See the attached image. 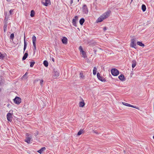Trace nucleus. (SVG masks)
<instances>
[{
	"label": "nucleus",
	"mask_w": 154,
	"mask_h": 154,
	"mask_svg": "<svg viewBox=\"0 0 154 154\" xmlns=\"http://www.w3.org/2000/svg\"><path fill=\"white\" fill-rule=\"evenodd\" d=\"M79 0H78V2H79Z\"/></svg>",
	"instance_id": "obj_47"
},
{
	"label": "nucleus",
	"mask_w": 154,
	"mask_h": 154,
	"mask_svg": "<svg viewBox=\"0 0 154 154\" xmlns=\"http://www.w3.org/2000/svg\"><path fill=\"white\" fill-rule=\"evenodd\" d=\"M137 45L141 47H144V45L141 42H137Z\"/></svg>",
	"instance_id": "obj_21"
},
{
	"label": "nucleus",
	"mask_w": 154,
	"mask_h": 154,
	"mask_svg": "<svg viewBox=\"0 0 154 154\" xmlns=\"http://www.w3.org/2000/svg\"><path fill=\"white\" fill-rule=\"evenodd\" d=\"M82 12L83 13L87 14L88 12V8L87 7V5H83L82 8Z\"/></svg>",
	"instance_id": "obj_5"
},
{
	"label": "nucleus",
	"mask_w": 154,
	"mask_h": 154,
	"mask_svg": "<svg viewBox=\"0 0 154 154\" xmlns=\"http://www.w3.org/2000/svg\"><path fill=\"white\" fill-rule=\"evenodd\" d=\"M80 53L81 54H82V57H84V58H85L87 57L86 53L84 51H83L80 52Z\"/></svg>",
	"instance_id": "obj_17"
},
{
	"label": "nucleus",
	"mask_w": 154,
	"mask_h": 154,
	"mask_svg": "<svg viewBox=\"0 0 154 154\" xmlns=\"http://www.w3.org/2000/svg\"><path fill=\"white\" fill-rule=\"evenodd\" d=\"M62 43L63 44H67V38L65 37H63L62 39Z\"/></svg>",
	"instance_id": "obj_12"
},
{
	"label": "nucleus",
	"mask_w": 154,
	"mask_h": 154,
	"mask_svg": "<svg viewBox=\"0 0 154 154\" xmlns=\"http://www.w3.org/2000/svg\"><path fill=\"white\" fill-rule=\"evenodd\" d=\"M14 37V33H12L10 35V39L11 40H13Z\"/></svg>",
	"instance_id": "obj_31"
},
{
	"label": "nucleus",
	"mask_w": 154,
	"mask_h": 154,
	"mask_svg": "<svg viewBox=\"0 0 154 154\" xmlns=\"http://www.w3.org/2000/svg\"><path fill=\"white\" fill-rule=\"evenodd\" d=\"M32 135L29 133L26 134V139L25 141L28 143H29L31 141H32Z\"/></svg>",
	"instance_id": "obj_2"
},
{
	"label": "nucleus",
	"mask_w": 154,
	"mask_h": 154,
	"mask_svg": "<svg viewBox=\"0 0 154 154\" xmlns=\"http://www.w3.org/2000/svg\"><path fill=\"white\" fill-rule=\"evenodd\" d=\"M46 148L45 147H43L41 148L40 150H38L37 152L40 153V154H41L42 152L45 150Z\"/></svg>",
	"instance_id": "obj_19"
},
{
	"label": "nucleus",
	"mask_w": 154,
	"mask_h": 154,
	"mask_svg": "<svg viewBox=\"0 0 154 154\" xmlns=\"http://www.w3.org/2000/svg\"><path fill=\"white\" fill-rule=\"evenodd\" d=\"M97 76L98 79L102 82H105V79L103 77L100 76V74L99 72H98L97 74Z\"/></svg>",
	"instance_id": "obj_7"
},
{
	"label": "nucleus",
	"mask_w": 154,
	"mask_h": 154,
	"mask_svg": "<svg viewBox=\"0 0 154 154\" xmlns=\"http://www.w3.org/2000/svg\"><path fill=\"white\" fill-rule=\"evenodd\" d=\"M1 91V89H0V91Z\"/></svg>",
	"instance_id": "obj_46"
},
{
	"label": "nucleus",
	"mask_w": 154,
	"mask_h": 154,
	"mask_svg": "<svg viewBox=\"0 0 154 154\" xmlns=\"http://www.w3.org/2000/svg\"><path fill=\"white\" fill-rule=\"evenodd\" d=\"M103 29L104 30V31H105L107 29L106 27H104Z\"/></svg>",
	"instance_id": "obj_39"
},
{
	"label": "nucleus",
	"mask_w": 154,
	"mask_h": 154,
	"mask_svg": "<svg viewBox=\"0 0 154 154\" xmlns=\"http://www.w3.org/2000/svg\"><path fill=\"white\" fill-rule=\"evenodd\" d=\"M38 134V131H36L35 132L34 134V135L35 136H37Z\"/></svg>",
	"instance_id": "obj_35"
},
{
	"label": "nucleus",
	"mask_w": 154,
	"mask_h": 154,
	"mask_svg": "<svg viewBox=\"0 0 154 154\" xmlns=\"http://www.w3.org/2000/svg\"><path fill=\"white\" fill-rule=\"evenodd\" d=\"M43 64L46 67L48 66V62L47 60H45L43 62Z\"/></svg>",
	"instance_id": "obj_23"
},
{
	"label": "nucleus",
	"mask_w": 154,
	"mask_h": 154,
	"mask_svg": "<svg viewBox=\"0 0 154 154\" xmlns=\"http://www.w3.org/2000/svg\"><path fill=\"white\" fill-rule=\"evenodd\" d=\"M110 11H108L100 16L97 20V22H100L103 20L108 17L110 14Z\"/></svg>",
	"instance_id": "obj_1"
},
{
	"label": "nucleus",
	"mask_w": 154,
	"mask_h": 154,
	"mask_svg": "<svg viewBox=\"0 0 154 154\" xmlns=\"http://www.w3.org/2000/svg\"><path fill=\"white\" fill-rule=\"evenodd\" d=\"M131 46L133 48H136L135 46H136V44L135 43V40L134 39H132L131 40Z\"/></svg>",
	"instance_id": "obj_10"
},
{
	"label": "nucleus",
	"mask_w": 154,
	"mask_h": 154,
	"mask_svg": "<svg viewBox=\"0 0 154 154\" xmlns=\"http://www.w3.org/2000/svg\"><path fill=\"white\" fill-rule=\"evenodd\" d=\"M43 82V80H41L40 81V84L41 86H42V84Z\"/></svg>",
	"instance_id": "obj_36"
},
{
	"label": "nucleus",
	"mask_w": 154,
	"mask_h": 154,
	"mask_svg": "<svg viewBox=\"0 0 154 154\" xmlns=\"http://www.w3.org/2000/svg\"><path fill=\"white\" fill-rule=\"evenodd\" d=\"M53 71L54 75L55 76L58 77L59 76V73L56 69H54Z\"/></svg>",
	"instance_id": "obj_13"
},
{
	"label": "nucleus",
	"mask_w": 154,
	"mask_h": 154,
	"mask_svg": "<svg viewBox=\"0 0 154 154\" xmlns=\"http://www.w3.org/2000/svg\"><path fill=\"white\" fill-rule=\"evenodd\" d=\"M83 130L82 129L80 130L78 132L77 134V135L79 136L81 135L82 133Z\"/></svg>",
	"instance_id": "obj_27"
},
{
	"label": "nucleus",
	"mask_w": 154,
	"mask_h": 154,
	"mask_svg": "<svg viewBox=\"0 0 154 154\" xmlns=\"http://www.w3.org/2000/svg\"><path fill=\"white\" fill-rule=\"evenodd\" d=\"M28 51H26V52L25 54H24V56H23V58H22V60H24L26 59L27 58L28 55Z\"/></svg>",
	"instance_id": "obj_15"
},
{
	"label": "nucleus",
	"mask_w": 154,
	"mask_h": 154,
	"mask_svg": "<svg viewBox=\"0 0 154 154\" xmlns=\"http://www.w3.org/2000/svg\"><path fill=\"white\" fill-rule=\"evenodd\" d=\"M146 7L144 5H143L142 6V9L143 12H144L146 10Z\"/></svg>",
	"instance_id": "obj_25"
},
{
	"label": "nucleus",
	"mask_w": 154,
	"mask_h": 154,
	"mask_svg": "<svg viewBox=\"0 0 154 154\" xmlns=\"http://www.w3.org/2000/svg\"><path fill=\"white\" fill-rule=\"evenodd\" d=\"M112 75L115 76H116L119 74V71L116 69H112L111 70Z\"/></svg>",
	"instance_id": "obj_3"
},
{
	"label": "nucleus",
	"mask_w": 154,
	"mask_h": 154,
	"mask_svg": "<svg viewBox=\"0 0 154 154\" xmlns=\"http://www.w3.org/2000/svg\"><path fill=\"white\" fill-rule=\"evenodd\" d=\"M30 67H33L34 64H35V62H30Z\"/></svg>",
	"instance_id": "obj_30"
},
{
	"label": "nucleus",
	"mask_w": 154,
	"mask_h": 154,
	"mask_svg": "<svg viewBox=\"0 0 154 154\" xmlns=\"http://www.w3.org/2000/svg\"><path fill=\"white\" fill-rule=\"evenodd\" d=\"M8 2H10L11 1V0H6Z\"/></svg>",
	"instance_id": "obj_43"
},
{
	"label": "nucleus",
	"mask_w": 154,
	"mask_h": 154,
	"mask_svg": "<svg viewBox=\"0 0 154 154\" xmlns=\"http://www.w3.org/2000/svg\"><path fill=\"white\" fill-rule=\"evenodd\" d=\"M78 17L77 16H75V17L74 18H73L72 20V23H73V25L75 26H77L76 21L78 20Z\"/></svg>",
	"instance_id": "obj_8"
},
{
	"label": "nucleus",
	"mask_w": 154,
	"mask_h": 154,
	"mask_svg": "<svg viewBox=\"0 0 154 154\" xmlns=\"http://www.w3.org/2000/svg\"><path fill=\"white\" fill-rule=\"evenodd\" d=\"M153 138L154 139V135L153 137Z\"/></svg>",
	"instance_id": "obj_45"
},
{
	"label": "nucleus",
	"mask_w": 154,
	"mask_h": 154,
	"mask_svg": "<svg viewBox=\"0 0 154 154\" xmlns=\"http://www.w3.org/2000/svg\"><path fill=\"white\" fill-rule=\"evenodd\" d=\"M97 70V68L95 67H94V69L93 70V74L94 75H95L96 74Z\"/></svg>",
	"instance_id": "obj_24"
},
{
	"label": "nucleus",
	"mask_w": 154,
	"mask_h": 154,
	"mask_svg": "<svg viewBox=\"0 0 154 154\" xmlns=\"http://www.w3.org/2000/svg\"><path fill=\"white\" fill-rule=\"evenodd\" d=\"M43 3L44 5L47 6L50 3V0H45V2H43Z\"/></svg>",
	"instance_id": "obj_16"
},
{
	"label": "nucleus",
	"mask_w": 154,
	"mask_h": 154,
	"mask_svg": "<svg viewBox=\"0 0 154 154\" xmlns=\"http://www.w3.org/2000/svg\"><path fill=\"white\" fill-rule=\"evenodd\" d=\"M84 22L85 19L83 18H81L79 21L81 25H82Z\"/></svg>",
	"instance_id": "obj_22"
},
{
	"label": "nucleus",
	"mask_w": 154,
	"mask_h": 154,
	"mask_svg": "<svg viewBox=\"0 0 154 154\" xmlns=\"http://www.w3.org/2000/svg\"><path fill=\"white\" fill-rule=\"evenodd\" d=\"M27 74L28 73L26 72L25 75L22 77V78H25V79L27 78V77L26 78V76L27 75Z\"/></svg>",
	"instance_id": "obj_33"
},
{
	"label": "nucleus",
	"mask_w": 154,
	"mask_h": 154,
	"mask_svg": "<svg viewBox=\"0 0 154 154\" xmlns=\"http://www.w3.org/2000/svg\"><path fill=\"white\" fill-rule=\"evenodd\" d=\"M32 43L34 47V52L35 53V50L36 49V46L35 45V42L36 40V37L33 35L32 37Z\"/></svg>",
	"instance_id": "obj_4"
},
{
	"label": "nucleus",
	"mask_w": 154,
	"mask_h": 154,
	"mask_svg": "<svg viewBox=\"0 0 154 154\" xmlns=\"http://www.w3.org/2000/svg\"><path fill=\"white\" fill-rule=\"evenodd\" d=\"M122 103L123 105H124L125 106H128L131 107L135 108H137L136 106L130 105V104H129L127 103L123 102H122Z\"/></svg>",
	"instance_id": "obj_11"
},
{
	"label": "nucleus",
	"mask_w": 154,
	"mask_h": 154,
	"mask_svg": "<svg viewBox=\"0 0 154 154\" xmlns=\"http://www.w3.org/2000/svg\"><path fill=\"white\" fill-rule=\"evenodd\" d=\"M133 0H131V3L132 2V1H133Z\"/></svg>",
	"instance_id": "obj_44"
},
{
	"label": "nucleus",
	"mask_w": 154,
	"mask_h": 154,
	"mask_svg": "<svg viewBox=\"0 0 154 154\" xmlns=\"http://www.w3.org/2000/svg\"><path fill=\"white\" fill-rule=\"evenodd\" d=\"M73 0H70V4L71 5L73 3Z\"/></svg>",
	"instance_id": "obj_40"
},
{
	"label": "nucleus",
	"mask_w": 154,
	"mask_h": 154,
	"mask_svg": "<svg viewBox=\"0 0 154 154\" xmlns=\"http://www.w3.org/2000/svg\"><path fill=\"white\" fill-rule=\"evenodd\" d=\"M35 15V12L34 10H32L31 11L30 16L31 17H33Z\"/></svg>",
	"instance_id": "obj_26"
},
{
	"label": "nucleus",
	"mask_w": 154,
	"mask_h": 154,
	"mask_svg": "<svg viewBox=\"0 0 154 154\" xmlns=\"http://www.w3.org/2000/svg\"><path fill=\"white\" fill-rule=\"evenodd\" d=\"M94 54H96V52H97V50H95V49H94Z\"/></svg>",
	"instance_id": "obj_38"
},
{
	"label": "nucleus",
	"mask_w": 154,
	"mask_h": 154,
	"mask_svg": "<svg viewBox=\"0 0 154 154\" xmlns=\"http://www.w3.org/2000/svg\"><path fill=\"white\" fill-rule=\"evenodd\" d=\"M27 46V44L26 42L25 41V38H24V48H23V53L24 52V51L26 48Z\"/></svg>",
	"instance_id": "obj_20"
},
{
	"label": "nucleus",
	"mask_w": 154,
	"mask_h": 154,
	"mask_svg": "<svg viewBox=\"0 0 154 154\" xmlns=\"http://www.w3.org/2000/svg\"><path fill=\"white\" fill-rule=\"evenodd\" d=\"M7 24H5L3 28H4V32H5L7 31Z\"/></svg>",
	"instance_id": "obj_29"
},
{
	"label": "nucleus",
	"mask_w": 154,
	"mask_h": 154,
	"mask_svg": "<svg viewBox=\"0 0 154 154\" xmlns=\"http://www.w3.org/2000/svg\"><path fill=\"white\" fill-rule=\"evenodd\" d=\"M4 57V55L0 53V59H3Z\"/></svg>",
	"instance_id": "obj_32"
},
{
	"label": "nucleus",
	"mask_w": 154,
	"mask_h": 154,
	"mask_svg": "<svg viewBox=\"0 0 154 154\" xmlns=\"http://www.w3.org/2000/svg\"><path fill=\"white\" fill-rule=\"evenodd\" d=\"M79 49L80 51V52L83 51V49L81 46H80L79 48Z\"/></svg>",
	"instance_id": "obj_34"
},
{
	"label": "nucleus",
	"mask_w": 154,
	"mask_h": 154,
	"mask_svg": "<svg viewBox=\"0 0 154 154\" xmlns=\"http://www.w3.org/2000/svg\"><path fill=\"white\" fill-rule=\"evenodd\" d=\"M136 66V62L133 61V63L132 65V67L133 68H134Z\"/></svg>",
	"instance_id": "obj_28"
},
{
	"label": "nucleus",
	"mask_w": 154,
	"mask_h": 154,
	"mask_svg": "<svg viewBox=\"0 0 154 154\" xmlns=\"http://www.w3.org/2000/svg\"><path fill=\"white\" fill-rule=\"evenodd\" d=\"M94 133H95L96 134H98V133L97 132V131H94Z\"/></svg>",
	"instance_id": "obj_42"
},
{
	"label": "nucleus",
	"mask_w": 154,
	"mask_h": 154,
	"mask_svg": "<svg viewBox=\"0 0 154 154\" xmlns=\"http://www.w3.org/2000/svg\"><path fill=\"white\" fill-rule=\"evenodd\" d=\"M14 102L17 104H19L21 102V99L18 97H16L14 99Z\"/></svg>",
	"instance_id": "obj_6"
},
{
	"label": "nucleus",
	"mask_w": 154,
	"mask_h": 154,
	"mask_svg": "<svg viewBox=\"0 0 154 154\" xmlns=\"http://www.w3.org/2000/svg\"><path fill=\"white\" fill-rule=\"evenodd\" d=\"M13 10H11L9 11L10 13V14H12V13L13 12Z\"/></svg>",
	"instance_id": "obj_37"
},
{
	"label": "nucleus",
	"mask_w": 154,
	"mask_h": 154,
	"mask_svg": "<svg viewBox=\"0 0 154 154\" xmlns=\"http://www.w3.org/2000/svg\"><path fill=\"white\" fill-rule=\"evenodd\" d=\"M119 79L121 81H124L125 80V78L123 75L122 74L119 76Z\"/></svg>",
	"instance_id": "obj_14"
},
{
	"label": "nucleus",
	"mask_w": 154,
	"mask_h": 154,
	"mask_svg": "<svg viewBox=\"0 0 154 154\" xmlns=\"http://www.w3.org/2000/svg\"><path fill=\"white\" fill-rule=\"evenodd\" d=\"M83 101L80 102L79 103V106L80 107H83L85 105V103L84 100H82Z\"/></svg>",
	"instance_id": "obj_18"
},
{
	"label": "nucleus",
	"mask_w": 154,
	"mask_h": 154,
	"mask_svg": "<svg viewBox=\"0 0 154 154\" xmlns=\"http://www.w3.org/2000/svg\"><path fill=\"white\" fill-rule=\"evenodd\" d=\"M7 118L8 120L10 122L12 121V116L11 113H8L7 115Z\"/></svg>",
	"instance_id": "obj_9"
},
{
	"label": "nucleus",
	"mask_w": 154,
	"mask_h": 154,
	"mask_svg": "<svg viewBox=\"0 0 154 154\" xmlns=\"http://www.w3.org/2000/svg\"><path fill=\"white\" fill-rule=\"evenodd\" d=\"M51 59H52V61L53 62H54V59L53 58H52Z\"/></svg>",
	"instance_id": "obj_41"
}]
</instances>
